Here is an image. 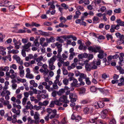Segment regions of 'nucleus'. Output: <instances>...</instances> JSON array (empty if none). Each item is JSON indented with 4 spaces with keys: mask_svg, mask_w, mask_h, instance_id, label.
Here are the masks:
<instances>
[{
    "mask_svg": "<svg viewBox=\"0 0 124 124\" xmlns=\"http://www.w3.org/2000/svg\"><path fill=\"white\" fill-rule=\"evenodd\" d=\"M46 111L48 114V115H49L52 113V114L49 117L51 119L54 118L57 115V111L55 109L52 110L50 108H47Z\"/></svg>",
    "mask_w": 124,
    "mask_h": 124,
    "instance_id": "1",
    "label": "nucleus"
},
{
    "mask_svg": "<svg viewBox=\"0 0 124 124\" xmlns=\"http://www.w3.org/2000/svg\"><path fill=\"white\" fill-rule=\"evenodd\" d=\"M43 69H40V71L41 72L44 73V75H46L48 72L49 71L47 69V66L46 64L43 65L42 66Z\"/></svg>",
    "mask_w": 124,
    "mask_h": 124,
    "instance_id": "2",
    "label": "nucleus"
},
{
    "mask_svg": "<svg viewBox=\"0 0 124 124\" xmlns=\"http://www.w3.org/2000/svg\"><path fill=\"white\" fill-rule=\"evenodd\" d=\"M26 77L30 79H33L34 78V76L33 74L31 73L30 70L29 68H27L26 70Z\"/></svg>",
    "mask_w": 124,
    "mask_h": 124,
    "instance_id": "3",
    "label": "nucleus"
},
{
    "mask_svg": "<svg viewBox=\"0 0 124 124\" xmlns=\"http://www.w3.org/2000/svg\"><path fill=\"white\" fill-rule=\"evenodd\" d=\"M102 0H95L94 3V5L93 6L94 8L95 9H97L100 8L101 6L99 4L101 3Z\"/></svg>",
    "mask_w": 124,
    "mask_h": 124,
    "instance_id": "4",
    "label": "nucleus"
},
{
    "mask_svg": "<svg viewBox=\"0 0 124 124\" xmlns=\"http://www.w3.org/2000/svg\"><path fill=\"white\" fill-rule=\"evenodd\" d=\"M56 3V1H52L48 3V6H50L49 8V9L50 10L54 9L55 8V5Z\"/></svg>",
    "mask_w": 124,
    "mask_h": 124,
    "instance_id": "5",
    "label": "nucleus"
},
{
    "mask_svg": "<svg viewBox=\"0 0 124 124\" xmlns=\"http://www.w3.org/2000/svg\"><path fill=\"white\" fill-rule=\"evenodd\" d=\"M84 62V63L85 64V67L87 70L89 71L92 70L91 66V63L89 64L87 63V62H88V61L87 60H85Z\"/></svg>",
    "mask_w": 124,
    "mask_h": 124,
    "instance_id": "6",
    "label": "nucleus"
},
{
    "mask_svg": "<svg viewBox=\"0 0 124 124\" xmlns=\"http://www.w3.org/2000/svg\"><path fill=\"white\" fill-rule=\"evenodd\" d=\"M71 118L72 120L75 119L76 122H78L81 119V118L78 115H74L72 114L71 117Z\"/></svg>",
    "mask_w": 124,
    "mask_h": 124,
    "instance_id": "7",
    "label": "nucleus"
},
{
    "mask_svg": "<svg viewBox=\"0 0 124 124\" xmlns=\"http://www.w3.org/2000/svg\"><path fill=\"white\" fill-rule=\"evenodd\" d=\"M13 58L14 60H16L17 62L22 65L23 64V62L22 61H20L21 59L20 57L17 56L16 55H14L13 56Z\"/></svg>",
    "mask_w": 124,
    "mask_h": 124,
    "instance_id": "8",
    "label": "nucleus"
},
{
    "mask_svg": "<svg viewBox=\"0 0 124 124\" xmlns=\"http://www.w3.org/2000/svg\"><path fill=\"white\" fill-rule=\"evenodd\" d=\"M59 101L64 102L66 103H68L69 101L67 99V98L66 96L63 95L59 98Z\"/></svg>",
    "mask_w": 124,
    "mask_h": 124,
    "instance_id": "9",
    "label": "nucleus"
},
{
    "mask_svg": "<svg viewBox=\"0 0 124 124\" xmlns=\"http://www.w3.org/2000/svg\"><path fill=\"white\" fill-rule=\"evenodd\" d=\"M108 112V110L106 109L102 111L101 113V117L102 118L105 119L106 117Z\"/></svg>",
    "mask_w": 124,
    "mask_h": 124,
    "instance_id": "10",
    "label": "nucleus"
},
{
    "mask_svg": "<svg viewBox=\"0 0 124 124\" xmlns=\"http://www.w3.org/2000/svg\"><path fill=\"white\" fill-rule=\"evenodd\" d=\"M56 60V56L55 55H54L48 61L49 64H54V62Z\"/></svg>",
    "mask_w": 124,
    "mask_h": 124,
    "instance_id": "11",
    "label": "nucleus"
},
{
    "mask_svg": "<svg viewBox=\"0 0 124 124\" xmlns=\"http://www.w3.org/2000/svg\"><path fill=\"white\" fill-rule=\"evenodd\" d=\"M31 43L30 42H29L27 44H25L24 46H22L23 49L24 50H28L29 47L31 46Z\"/></svg>",
    "mask_w": 124,
    "mask_h": 124,
    "instance_id": "12",
    "label": "nucleus"
},
{
    "mask_svg": "<svg viewBox=\"0 0 124 124\" xmlns=\"http://www.w3.org/2000/svg\"><path fill=\"white\" fill-rule=\"evenodd\" d=\"M73 80V82L71 84V86H72L78 87V81L75 78H74Z\"/></svg>",
    "mask_w": 124,
    "mask_h": 124,
    "instance_id": "13",
    "label": "nucleus"
},
{
    "mask_svg": "<svg viewBox=\"0 0 124 124\" xmlns=\"http://www.w3.org/2000/svg\"><path fill=\"white\" fill-rule=\"evenodd\" d=\"M39 114L38 112H35V114L34 115V117L36 120L35 121V123L36 124H38L39 123V121L37 120L39 118Z\"/></svg>",
    "mask_w": 124,
    "mask_h": 124,
    "instance_id": "14",
    "label": "nucleus"
},
{
    "mask_svg": "<svg viewBox=\"0 0 124 124\" xmlns=\"http://www.w3.org/2000/svg\"><path fill=\"white\" fill-rule=\"evenodd\" d=\"M79 77L78 78V80L79 81H81L82 80V79H85L86 78V75L84 74L81 73Z\"/></svg>",
    "mask_w": 124,
    "mask_h": 124,
    "instance_id": "15",
    "label": "nucleus"
},
{
    "mask_svg": "<svg viewBox=\"0 0 124 124\" xmlns=\"http://www.w3.org/2000/svg\"><path fill=\"white\" fill-rule=\"evenodd\" d=\"M60 50L59 51H57L58 54L56 56V58L57 57V58L59 59V61H62L61 60L62 59V57L61 54V53L62 51Z\"/></svg>",
    "mask_w": 124,
    "mask_h": 124,
    "instance_id": "16",
    "label": "nucleus"
},
{
    "mask_svg": "<svg viewBox=\"0 0 124 124\" xmlns=\"http://www.w3.org/2000/svg\"><path fill=\"white\" fill-rule=\"evenodd\" d=\"M99 54L98 55V56L99 58L101 59L103 58L104 56V51L101 50L99 51Z\"/></svg>",
    "mask_w": 124,
    "mask_h": 124,
    "instance_id": "17",
    "label": "nucleus"
},
{
    "mask_svg": "<svg viewBox=\"0 0 124 124\" xmlns=\"http://www.w3.org/2000/svg\"><path fill=\"white\" fill-rule=\"evenodd\" d=\"M56 46L58 49L57 51H59L60 50V51H62V44L61 43H60L59 42H56Z\"/></svg>",
    "mask_w": 124,
    "mask_h": 124,
    "instance_id": "18",
    "label": "nucleus"
},
{
    "mask_svg": "<svg viewBox=\"0 0 124 124\" xmlns=\"http://www.w3.org/2000/svg\"><path fill=\"white\" fill-rule=\"evenodd\" d=\"M12 112L14 113L16 115H19L20 113V110L19 109H18L17 110L14 108L12 109Z\"/></svg>",
    "mask_w": 124,
    "mask_h": 124,
    "instance_id": "19",
    "label": "nucleus"
},
{
    "mask_svg": "<svg viewBox=\"0 0 124 124\" xmlns=\"http://www.w3.org/2000/svg\"><path fill=\"white\" fill-rule=\"evenodd\" d=\"M91 66L92 69V70L96 69L97 68V65H96L95 61L91 63Z\"/></svg>",
    "mask_w": 124,
    "mask_h": 124,
    "instance_id": "20",
    "label": "nucleus"
},
{
    "mask_svg": "<svg viewBox=\"0 0 124 124\" xmlns=\"http://www.w3.org/2000/svg\"><path fill=\"white\" fill-rule=\"evenodd\" d=\"M119 61L118 62V63L121 65H122L124 64V61L123 57H119Z\"/></svg>",
    "mask_w": 124,
    "mask_h": 124,
    "instance_id": "21",
    "label": "nucleus"
},
{
    "mask_svg": "<svg viewBox=\"0 0 124 124\" xmlns=\"http://www.w3.org/2000/svg\"><path fill=\"white\" fill-rule=\"evenodd\" d=\"M39 34L41 35L44 36H48L49 33L46 32H43L39 30Z\"/></svg>",
    "mask_w": 124,
    "mask_h": 124,
    "instance_id": "22",
    "label": "nucleus"
},
{
    "mask_svg": "<svg viewBox=\"0 0 124 124\" xmlns=\"http://www.w3.org/2000/svg\"><path fill=\"white\" fill-rule=\"evenodd\" d=\"M9 70V67L8 66H6L3 68V67H0V70L5 71H7Z\"/></svg>",
    "mask_w": 124,
    "mask_h": 124,
    "instance_id": "23",
    "label": "nucleus"
},
{
    "mask_svg": "<svg viewBox=\"0 0 124 124\" xmlns=\"http://www.w3.org/2000/svg\"><path fill=\"white\" fill-rule=\"evenodd\" d=\"M92 19L93 23H94L99 22V18L97 16H94Z\"/></svg>",
    "mask_w": 124,
    "mask_h": 124,
    "instance_id": "24",
    "label": "nucleus"
},
{
    "mask_svg": "<svg viewBox=\"0 0 124 124\" xmlns=\"http://www.w3.org/2000/svg\"><path fill=\"white\" fill-rule=\"evenodd\" d=\"M47 43H50V42H53L55 41V38L53 37H50L49 39H47L46 40Z\"/></svg>",
    "mask_w": 124,
    "mask_h": 124,
    "instance_id": "25",
    "label": "nucleus"
},
{
    "mask_svg": "<svg viewBox=\"0 0 124 124\" xmlns=\"http://www.w3.org/2000/svg\"><path fill=\"white\" fill-rule=\"evenodd\" d=\"M48 103V101H44L43 103L39 102V105H42L44 106H46L47 105Z\"/></svg>",
    "mask_w": 124,
    "mask_h": 124,
    "instance_id": "26",
    "label": "nucleus"
},
{
    "mask_svg": "<svg viewBox=\"0 0 124 124\" xmlns=\"http://www.w3.org/2000/svg\"><path fill=\"white\" fill-rule=\"evenodd\" d=\"M98 102L99 108H102L104 106V103L102 101H99Z\"/></svg>",
    "mask_w": 124,
    "mask_h": 124,
    "instance_id": "27",
    "label": "nucleus"
},
{
    "mask_svg": "<svg viewBox=\"0 0 124 124\" xmlns=\"http://www.w3.org/2000/svg\"><path fill=\"white\" fill-rule=\"evenodd\" d=\"M76 66V64L75 63H72L70 66H68V70H70L71 69H73Z\"/></svg>",
    "mask_w": 124,
    "mask_h": 124,
    "instance_id": "28",
    "label": "nucleus"
},
{
    "mask_svg": "<svg viewBox=\"0 0 124 124\" xmlns=\"http://www.w3.org/2000/svg\"><path fill=\"white\" fill-rule=\"evenodd\" d=\"M65 92V89H60L58 92L57 94L59 95H61Z\"/></svg>",
    "mask_w": 124,
    "mask_h": 124,
    "instance_id": "29",
    "label": "nucleus"
},
{
    "mask_svg": "<svg viewBox=\"0 0 124 124\" xmlns=\"http://www.w3.org/2000/svg\"><path fill=\"white\" fill-rule=\"evenodd\" d=\"M48 96V95H46L44 94L39 93V100L40 99V98H41L43 99H45L47 98Z\"/></svg>",
    "mask_w": 124,
    "mask_h": 124,
    "instance_id": "30",
    "label": "nucleus"
},
{
    "mask_svg": "<svg viewBox=\"0 0 124 124\" xmlns=\"http://www.w3.org/2000/svg\"><path fill=\"white\" fill-rule=\"evenodd\" d=\"M28 124H31L33 123L34 122V121L32 119L31 117H29L27 118Z\"/></svg>",
    "mask_w": 124,
    "mask_h": 124,
    "instance_id": "31",
    "label": "nucleus"
},
{
    "mask_svg": "<svg viewBox=\"0 0 124 124\" xmlns=\"http://www.w3.org/2000/svg\"><path fill=\"white\" fill-rule=\"evenodd\" d=\"M39 37L36 38L35 40L34 41V43L35 44V45L36 46H39V43L38 42Z\"/></svg>",
    "mask_w": 124,
    "mask_h": 124,
    "instance_id": "32",
    "label": "nucleus"
},
{
    "mask_svg": "<svg viewBox=\"0 0 124 124\" xmlns=\"http://www.w3.org/2000/svg\"><path fill=\"white\" fill-rule=\"evenodd\" d=\"M109 124H116V121L114 118L110 119L109 122Z\"/></svg>",
    "mask_w": 124,
    "mask_h": 124,
    "instance_id": "33",
    "label": "nucleus"
},
{
    "mask_svg": "<svg viewBox=\"0 0 124 124\" xmlns=\"http://www.w3.org/2000/svg\"><path fill=\"white\" fill-rule=\"evenodd\" d=\"M62 59L61 60L62 61H61L62 62H63L64 60H65L68 58V56L64 54H62Z\"/></svg>",
    "mask_w": 124,
    "mask_h": 124,
    "instance_id": "34",
    "label": "nucleus"
},
{
    "mask_svg": "<svg viewBox=\"0 0 124 124\" xmlns=\"http://www.w3.org/2000/svg\"><path fill=\"white\" fill-rule=\"evenodd\" d=\"M63 84L65 85H68L69 83V80L66 78H65L63 80Z\"/></svg>",
    "mask_w": 124,
    "mask_h": 124,
    "instance_id": "35",
    "label": "nucleus"
},
{
    "mask_svg": "<svg viewBox=\"0 0 124 124\" xmlns=\"http://www.w3.org/2000/svg\"><path fill=\"white\" fill-rule=\"evenodd\" d=\"M114 12L116 13H119L121 12V9L120 8H116L114 10Z\"/></svg>",
    "mask_w": 124,
    "mask_h": 124,
    "instance_id": "36",
    "label": "nucleus"
},
{
    "mask_svg": "<svg viewBox=\"0 0 124 124\" xmlns=\"http://www.w3.org/2000/svg\"><path fill=\"white\" fill-rule=\"evenodd\" d=\"M106 36L107 38V40H112L113 38L111 35L108 34H107L106 35Z\"/></svg>",
    "mask_w": 124,
    "mask_h": 124,
    "instance_id": "37",
    "label": "nucleus"
},
{
    "mask_svg": "<svg viewBox=\"0 0 124 124\" xmlns=\"http://www.w3.org/2000/svg\"><path fill=\"white\" fill-rule=\"evenodd\" d=\"M101 48L100 46L94 47V52H99V51L101 50Z\"/></svg>",
    "mask_w": 124,
    "mask_h": 124,
    "instance_id": "38",
    "label": "nucleus"
},
{
    "mask_svg": "<svg viewBox=\"0 0 124 124\" xmlns=\"http://www.w3.org/2000/svg\"><path fill=\"white\" fill-rule=\"evenodd\" d=\"M89 111V107L88 106L84 108V111L85 113L88 114Z\"/></svg>",
    "mask_w": 124,
    "mask_h": 124,
    "instance_id": "39",
    "label": "nucleus"
},
{
    "mask_svg": "<svg viewBox=\"0 0 124 124\" xmlns=\"http://www.w3.org/2000/svg\"><path fill=\"white\" fill-rule=\"evenodd\" d=\"M49 67L52 70H54L55 68V66L54 65V64H49Z\"/></svg>",
    "mask_w": 124,
    "mask_h": 124,
    "instance_id": "40",
    "label": "nucleus"
},
{
    "mask_svg": "<svg viewBox=\"0 0 124 124\" xmlns=\"http://www.w3.org/2000/svg\"><path fill=\"white\" fill-rule=\"evenodd\" d=\"M88 102V100L87 99L83 100H82L80 102L81 104H87Z\"/></svg>",
    "mask_w": 124,
    "mask_h": 124,
    "instance_id": "41",
    "label": "nucleus"
},
{
    "mask_svg": "<svg viewBox=\"0 0 124 124\" xmlns=\"http://www.w3.org/2000/svg\"><path fill=\"white\" fill-rule=\"evenodd\" d=\"M77 98V96L75 94H74L72 93H71L69 95V98Z\"/></svg>",
    "mask_w": 124,
    "mask_h": 124,
    "instance_id": "42",
    "label": "nucleus"
},
{
    "mask_svg": "<svg viewBox=\"0 0 124 124\" xmlns=\"http://www.w3.org/2000/svg\"><path fill=\"white\" fill-rule=\"evenodd\" d=\"M97 88L95 86H91L90 88V90L91 91L95 92L97 90Z\"/></svg>",
    "mask_w": 124,
    "mask_h": 124,
    "instance_id": "43",
    "label": "nucleus"
},
{
    "mask_svg": "<svg viewBox=\"0 0 124 124\" xmlns=\"http://www.w3.org/2000/svg\"><path fill=\"white\" fill-rule=\"evenodd\" d=\"M86 84L88 85H89L91 84V82L89 80V78H86L85 79Z\"/></svg>",
    "mask_w": 124,
    "mask_h": 124,
    "instance_id": "44",
    "label": "nucleus"
},
{
    "mask_svg": "<svg viewBox=\"0 0 124 124\" xmlns=\"http://www.w3.org/2000/svg\"><path fill=\"white\" fill-rule=\"evenodd\" d=\"M62 36L61 37H58L56 39V40L58 41L59 42L61 43H62L64 42V40L63 39H62L61 38H62Z\"/></svg>",
    "mask_w": 124,
    "mask_h": 124,
    "instance_id": "45",
    "label": "nucleus"
},
{
    "mask_svg": "<svg viewBox=\"0 0 124 124\" xmlns=\"http://www.w3.org/2000/svg\"><path fill=\"white\" fill-rule=\"evenodd\" d=\"M97 90H98L99 91L101 92L102 93H103V94H104V93L105 92H107V91L103 89L98 88L97 89Z\"/></svg>",
    "mask_w": 124,
    "mask_h": 124,
    "instance_id": "46",
    "label": "nucleus"
},
{
    "mask_svg": "<svg viewBox=\"0 0 124 124\" xmlns=\"http://www.w3.org/2000/svg\"><path fill=\"white\" fill-rule=\"evenodd\" d=\"M29 50H24L23 49H22V50L21 54L22 56L24 57H25L26 56V53L25 52V51H27V52H28Z\"/></svg>",
    "mask_w": 124,
    "mask_h": 124,
    "instance_id": "47",
    "label": "nucleus"
},
{
    "mask_svg": "<svg viewBox=\"0 0 124 124\" xmlns=\"http://www.w3.org/2000/svg\"><path fill=\"white\" fill-rule=\"evenodd\" d=\"M88 49L89 51L92 52H94V47L92 46H90L88 48Z\"/></svg>",
    "mask_w": 124,
    "mask_h": 124,
    "instance_id": "48",
    "label": "nucleus"
},
{
    "mask_svg": "<svg viewBox=\"0 0 124 124\" xmlns=\"http://www.w3.org/2000/svg\"><path fill=\"white\" fill-rule=\"evenodd\" d=\"M98 118V117H96L93 118H92L90 120V122L92 123H93L95 122Z\"/></svg>",
    "mask_w": 124,
    "mask_h": 124,
    "instance_id": "49",
    "label": "nucleus"
},
{
    "mask_svg": "<svg viewBox=\"0 0 124 124\" xmlns=\"http://www.w3.org/2000/svg\"><path fill=\"white\" fill-rule=\"evenodd\" d=\"M51 123L52 124H59V122L58 120L55 119L52 120L51 122Z\"/></svg>",
    "mask_w": 124,
    "mask_h": 124,
    "instance_id": "50",
    "label": "nucleus"
},
{
    "mask_svg": "<svg viewBox=\"0 0 124 124\" xmlns=\"http://www.w3.org/2000/svg\"><path fill=\"white\" fill-rule=\"evenodd\" d=\"M19 51L17 50L13 49L10 51V53L15 54H16L18 53Z\"/></svg>",
    "mask_w": 124,
    "mask_h": 124,
    "instance_id": "51",
    "label": "nucleus"
},
{
    "mask_svg": "<svg viewBox=\"0 0 124 124\" xmlns=\"http://www.w3.org/2000/svg\"><path fill=\"white\" fill-rule=\"evenodd\" d=\"M19 73L20 76L22 77H23L24 75V70L20 71H19Z\"/></svg>",
    "mask_w": 124,
    "mask_h": 124,
    "instance_id": "52",
    "label": "nucleus"
},
{
    "mask_svg": "<svg viewBox=\"0 0 124 124\" xmlns=\"http://www.w3.org/2000/svg\"><path fill=\"white\" fill-rule=\"evenodd\" d=\"M59 101L57 100L54 101V104L60 106L62 105V103L60 102Z\"/></svg>",
    "mask_w": 124,
    "mask_h": 124,
    "instance_id": "53",
    "label": "nucleus"
},
{
    "mask_svg": "<svg viewBox=\"0 0 124 124\" xmlns=\"http://www.w3.org/2000/svg\"><path fill=\"white\" fill-rule=\"evenodd\" d=\"M1 37H0V42H3V39L5 38V35L3 36L1 33H0V36Z\"/></svg>",
    "mask_w": 124,
    "mask_h": 124,
    "instance_id": "54",
    "label": "nucleus"
},
{
    "mask_svg": "<svg viewBox=\"0 0 124 124\" xmlns=\"http://www.w3.org/2000/svg\"><path fill=\"white\" fill-rule=\"evenodd\" d=\"M62 71L63 74L64 75H67L68 74V71L65 69H62Z\"/></svg>",
    "mask_w": 124,
    "mask_h": 124,
    "instance_id": "55",
    "label": "nucleus"
},
{
    "mask_svg": "<svg viewBox=\"0 0 124 124\" xmlns=\"http://www.w3.org/2000/svg\"><path fill=\"white\" fill-rule=\"evenodd\" d=\"M31 26L33 27L35 26L36 27H38L39 26V24L38 23H37L35 22H32L31 23Z\"/></svg>",
    "mask_w": 124,
    "mask_h": 124,
    "instance_id": "56",
    "label": "nucleus"
},
{
    "mask_svg": "<svg viewBox=\"0 0 124 124\" xmlns=\"http://www.w3.org/2000/svg\"><path fill=\"white\" fill-rule=\"evenodd\" d=\"M27 100V99L25 97H24L23 99L22 104L23 105H25L26 104Z\"/></svg>",
    "mask_w": 124,
    "mask_h": 124,
    "instance_id": "57",
    "label": "nucleus"
},
{
    "mask_svg": "<svg viewBox=\"0 0 124 124\" xmlns=\"http://www.w3.org/2000/svg\"><path fill=\"white\" fill-rule=\"evenodd\" d=\"M109 77V75H107L105 74H104L102 75V77L104 79H105L106 78Z\"/></svg>",
    "mask_w": 124,
    "mask_h": 124,
    "instance_id": "58",
    "label": "nucleus"
},
{
    "mask_svg": "<svg viewBox=\"0 0 124 124\" xmlns=\"http://www.w3.org/2000/svg\"><path fill=\"white\" fill-rule=\"evenodd\" d=\"M12 41V39L11 38H9L5 42V43L6 44H8L10 43Z\"/></svg>",
    "mask_w": 124,
    "mask_h": 124,
    "instance_id": "59",
    "label": "nucleus"
},
{
    "mask_svg": "<svg viewBox=\"0 0 124 124\" xmlns=\"http://www.w3.org/2000/svg\"><path fill=\"white\" fill-rule=\"evenodd\" d=\"M15 8V6L13 5H11L9 7V9L10 11H13Z\"/></svg>",
    "mask_w": 124,
    "mask_h": 124,
    "instance_id": "60",
    "label": "nucleus"
},
{
    "mask_svg": "<svg viewBox=\"0 0 124 124\" xmlns=\"http://www.w3.org/2000/svg\"><path fill=\"white\" fill-rule=\"evenodd\" d=\"M67 123V121L65 120V118H63L61 122V124H66Z\"/></svg>",
    "mask_w": 124,
    "mask_h": 124,
    "instance_id": "61",
    "label": "nucleus"
},
{
    "mask_svg": "<svg viewBox=\"0 0 124 124\" xmlns=\"http://www.w3.org/2000/svg\"><path fill=\"white\" fill-rule=\"evenodd\" d=\"M10 68H12L14 70H16L17 69V66L15 64H13L12 65L10 66Z\"/></svg>",
    "mask_w": 124,
    "mask_h": 124,
    "instance_id": "62",
    "label": "nucleus"
},
{
    "mask_svg": "<svg viewBox=\"0 0 124 124\" xmlns=\"http://www.w3.org/2000/svg\"><path fill=\"white\" fill-rule=\"evenodd\" d=\"M18 81H20L22 83L25 82H26V80L24 79H21L20 78L17 79Z\"/></svg>",
    "mask_w": 124,
    "mask_h": 124,
    "instance_id": "63",
    "label": "nucleus"
},
{
    "mask_svg": "<svg viewBox=\"0 0 124 124\" xmlns=\"http://www.w3.org/2000/svg\"><path fill=\"white\" fill-rule=\"evenodd\" d=\"M120 123L121 124H124V116L122 117L120 119Z\"/></svg>",
    "mask_w": 124,
    "mask_h": 124,
    "instance_id": "64",
    "label": "nucleus"
}]
</instances>
